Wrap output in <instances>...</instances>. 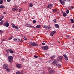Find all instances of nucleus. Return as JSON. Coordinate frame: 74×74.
<instances>
[{
    "label": "nucleus",
    "instance_id": "obj_1",
    "mask_svg": "<svg viewBox=\"0 0 74 74\" xmlns=\"http://www.w3.org/2000/svg\"><path fill=\"white\" fill-rule=\"evenodd\" d=\"M29 44L30 45H32L33 46H38V44L36 43L35 42H30L29 43Z\"/></svg>",
    "mask_w": 74,
    "mask_h": 74
},
{
    "label": "nucleus",
    "instance_id": "obj_2",
    "mask_svg": "<svg viewBox=\"0 0 74 74\" xmlns=\"http://www.w3.org/2000/svg\"><path fill=\"white\" fill-rule=\"evenodd\" d=\"M13 58V57L12 56H10L8 57V60H9L10 63H11L13 62V60H12Z\"/></svg>",
    "mask_w": 74,
    "mask_h": 74
},
{
    "label": "nucleus",
    "instance_id": "obj_3",
    "mask_svg": "<svg viewBox=\"0 0 74 74\" xmlns=\"http://www.w3.org/2000/svg\"><path fill=\"white\" fill-rule=\"evenodd\" d=\"M48 47H49L48 46H45L43 47H42L41 48L42 49H44V50H45V51H47V50H48Z\"/></svg>",
    "mask_w": 74,
    "mask_h": 74
},
{
    "label": "nucleus",
    "instance_id": "obj_4",
    "mask_svg": "<svg viewBox=\"0 0 74 74\" xmlns=\"http://www.w3.org/2000/svg\"><path fill=\"white\" fill-rule=\"evenodd\" d=\"M3 26H5L6 27H8L9 26V23L8 22V21H7L6 22L3 24Z\"/></svg>",
    "mask_w": 74,
    "mask_h": 74
},
{
    "label": "nucleus",
    "instance_id": "obj_5",
    "mask_svg": "<svg viewBox=\"0 0 74 74\" xmlns=\"http://www.w3.org/2000/svg\"><path fill=\"white\" fill-rule=\"evenodd\" d=\"M8 64H5L3 65V69H6L8 68Z\"/></svg>",
    "mask_w": 74,
    "mask_h": 74
},
{
    "label": "nucleus",
    "instance_id": "obj_6",
    "mask_svg": "<svg viewBox=\"0 0 74 74\" xmlns=\"http://www.w3.org/2000/svg\"><path fill=\"white\" fill-rule=\"evenodd\" d=\"M60 1V2L61 4L62 5H64L65 4V2L63 1L62 0H59Z\"/></svg>",
    "mask_w": 74,
    "mask_h": 74
},
{
    "label": "nucleus",
    "instance_id": "obj_7",
    "mask_svg": "<svg viewBox=\"0 0 74 74\" xmlns=\"http://www.w3.org/2000/svg\"><path fill=\"white\" fill-rule=\"evenodd\" d=\"M13 40H14V41H20V39L18 38H14Z\"/></svg>",
    "mask_w": 74,
    "mask_h": 74
},
{
    "label": "nucleus",
    "instance_id": "obj_8",
    "mask_svg": "<svg viewBox=\"0 0 74 74\" xmlns=\"http://www.w3.org/2000/svg\"><path fill=\"white\" fill-rule=\"evenodd\" d=\"M52 7H53L52 5V4H49L47 6V8H49L50 9H51V8H52Z\"/></svg>",
    "mask_w": 74,
    "mask_h": 74
},
{
    "label": "nucleus",
    "instance_id": "obj_9",
    "mask_svg": "<svg viewBox=\"0 0 74 74\" xmlns=\"http://www.w3.org/2000/svg\"><path fill=\"white\" fill-rule=\"evenodd\" d=\"M59 62V60H56L53 61V62L52 63L53 64H55L56 63H58Z\"/></svg>",
    "mask_w": 74,
    "mask_h": 74
},
{
    "label": "nucleus",
    "instance_id": "obj_10",
    "mask_svg": "<svg viewBox=\"0 0 74 74\" xmlns=\"http://www.w3.org/2000/svg\"><path fill=\"white\" fill-rule=\"evenodd\" d=\"M16 66L17 67H18V68H21L22 67V65H21V64H16Z\"/></svg>",
    "mask_w": 74,
    "mask_h": 74
},
{
    "label": "nucleus",
    "instance_id": "obj_11",
    "mask_svg": "<svg viewBox=\"0 0 74 74\" xmlns=\"http://www.w3.org/2000/svg\"><path fill=\"white\" fill-rule=\"evenodd\" d=\"M63 56H64V58L66 60H68V58L67 57V56L66 54H64Z\"/></svg>",
    "mask_w": 74,
    "mask_h": 74
},
{
    "label": "nucleus",
    "instance_id": "obj_12",
    "mask_svg": "<svg viewBox=\"0 0 74 74\" xmlns=\"http://www.w3.org/2000/svg\"><path fill=\"white\" fill-rule=\"evenodd\" d=\"M63 56H59L58 57V59H59L60 60H62L63 59Z\"/></svg>",
    "mask_w": 74,
    "mask_h": 74
},
{
    "label": "nucleus",
    "instance_id": "obj_13",
    "mask_svg": "<svg viewBox=\"0 0 74 74\" xmlns=\"http://www.w3.org/2000/svg\"><path fill=\"white\" fill-rule=\"evenodd\" d=\"M54 72H55V71H54V70H51L49 71V73H51V74L54 73Z\"/></svg>",
    "mask_w": 74,
    "mask_h": 74
},
{
    "label": "nucleus",
    "instance_id": "obj_14",
    "mask_svg": "<svg viewBox=\"0 0 74 74\" xmlns=\"http://www.w3.org/2000/svg\"><path fill=\"white\" fill-rule=\"evenodd\" d=\"M12 11H18V9L16 8H13L12 9Z\"/></svg>",
    "mask_w": 74,
    "mask_h": 74
},
{
    "label": "nucleus",
    "instance_id": "obj_15",
    "mask_svg": "<svg viewBox=\"0 0 74 74\" xmlns=\"http://www.w3.org/2000/svg\"><path fill=\"white\" fill-rule=\"evenodd\" d=\"M55 26L56 28H59V25L58 24H55Z\"/></svg>",
    "mask_w": 74,
    "mask_h": 74
},
{
    "label": "nucleus",
    "instance_id": "obj_16",
    "mask_svg": "<svg viewBox=\"0 0 74 74\" xmlns=\"http://www.w3.org/2000/svg\"><path fill=\"white\" fill-rule=\"evenodd\" d=\"M55 57H56L55 55H54L52 56L51 57V58L52 60H53V59H55Z\"/></svg>",
    "mask_w": 74,
    "mask_h": 74
},
{
    "label": "nucleus",
    "instance_id": "obj_17",
    "mask_svg": "<svg viewBox=\"0 0 74 74\" xmlns=\"http://www.w3.org/2000/svg\"><path fill=\"white\" fill-rule=\"evenodd\" d=\"M8 51L10 52V53H14V51H12V49H8Z\"/></svg>",
    "mask_w": 74,
    "mask_h": 74
},
{
    "label": "nucleus",
    "instance_id": "obj_18",
    "mask_svg": "<svg viewBox=\"0 0 74 74\" xmlns=\"http://www.w3.org/2000/svg\"><path fill=\"white\" fill-rule=\"evenodd\" d=\"M41 27V26L39 25H37L36 26V28H40Z\"/></svg>",
    "mask_w": 74,
    "mask_h": 74
},
{
    "label": "nucleus",
    "instance_id": "obj_19",
    "mask_svg": "<svg viewBox=\"0 0 74 74\" xmlns=\"http://www.w3.org/2000/svg\"><path fill=\"white\" fill-rule=\"evenodd\" d=\"M63 16H64V17L66 16H67V14L65 12H64L63 14Z\"/></svg>",
    "mask_w": 74,
    "mask_h": 74
},
{
    "label": "nucleus",
    "instance_id": "obj_20",
    "mask_svg": "<svg viewBox=\"0 0 74 74\" xmlns=\"http://www.w3.org/2000/svg\"><path fill=\"white\" fill-rule=\"evenodd\" d=\"M28 26V27H30L31 28H34V26H33L31 25H29Z\"/></svg>",
    "mask_w": 74,
    "mask_h": 74
},
{
    "label": "nucleus",
    "instance_id": "obj_21",
    "mask_svg": "<svg viewBox=\"0 0 74 74\" xmlns=\"http://www.w3.org/2000/svg\"><path fill=\"white\" fill-rule=\"evenodd\" d=\"M11 25L14 28H15V27L16 26L15 25H14V23H12L11 24Z\"/></svg>",
    "mask_w": 74,
    "mask_h": 74
},
{
    "label": "nucleus",
    "instance_id": "obj_22",
    "mask_svg": "<svg viewBox=\"0 0 74 74\" xmlns=\"http://www.w3.org/2000/svg\"><path fill=\"white\" fill-rule=\"evenodd\" d=\"M70 20L72 23H73L74 22V20L71 19Z\"/></svg>",
    "mask_w": 74,
    "mask_h": 74
},
{
    "label": "nucleus",
    "instance_id": "obj_23",
    "mask_svg": "<svg viewBox=\"0 0 74 74\" xmlns=\"http://www.w3.org/2000/svg\"><path fill=\"white\" fill-rule=\"evenodd\" d=\"M57 11V10L56 9H53V12H56Z\"/></svg>",
    "mask_w": 74,
    "mask_h": 74
},
{
    "label": "nucleus",
    "instance_id": "obj_24",
    "mask_svg": "<svg viewBox=\"0 0 74 74\" xmlns=\"http://www.w3.org/2000/svg\"><path fill=\"white\" fill-rule=\"evenodd\" d=\"M50 36H53V34H54V33H53L52 32H51L50 34Z\"/></svg>",
    "mask_w": 74,
    "mask_h": 74
},
{
    "label": "nucleus",
    "instance_id": "obj_25",
    "mask_svg": "<svg viewBox=\"0 0 74 74\" xmlns=\"http://www.w3.org/2000/svg\"><path fill=\"white\" fill-rule=\"evenodd\" d=\"M56 67H59V66H60V64H56Z\"/></svg>",
    "mask_w": 74,
    "mask_h": 74
},
{
    "label": "nucleus",
    "instance_id": "obj_26",
    "mask_svg": "<svg viewBox=\"0 0 74 74\" xmlns=\"http://www.w3.org/2000/svg\"><path fill=\"white\" fill-rule=\"evenodd\" d=\"M23 38L24 39V40H27V38H26V37H25V36H23Z\"/></svg>",
    "mask_w": 74,
    "mask_h": 74
},
{
    "label": "nucleus",
    "instance_id": "obj_27",
    "mask_svg": "<svg viewBox=\"0 0 74 74\" xmlns=\"http://www.w3.org/2000/svg\"><path fill=\"white\" fill-rule=\"evenodd\" d=\"M3 18H4V16L2 15H0V18L1 19H3Z\"/></svg>",
    "mask_w": 74,
    "mask_h": 74
},
{
    "label": "nucleus",
    "instance_id": "obj_28",
    "mask_svg": "<svg viewBox=\"0 0 74 74\" xmlns=\"http://www.w3.org/2000/svg\"><path fill=\"white\" fill-rule=\"evenodd\" d=\"M3 2V0H1L0 1V4H1Z\"/></svg>",
    "mask_w": 74,
    "mask_h": 74
},
{
    "label": "nucleus",
    "instance_id": "obj_29",
    "mask_svg": "<svg viewBox=\"0 0 74 74\" xmlns=\"http://www.w3.org/2000/svg\"><path fill=\"white\" fill-rule=\"evenodd\" d=\"M29 7H33V4L31 3L29 4Z\"/></svg>",
    "mask_w": 74,
    "mask_h": 74
},
{
    "label": "nucleus",
    "instance_id": "obj_30",
    "mask_svg": "<svg viewBox=\"0 0 74 74\" xmlns=\"http://www.w3.org/2000/svg\"><path fill=\"white\" fill-rule=\"evenodd\" d=\"M0 8H4V6H3V5H1L0 6Z\"/></svg>",
    "mask_w": 74,
    "mask_h": 74
},
{
    "label": "nucleus",
    "instance_id": "obj_31",
    "mask_svg": "<svg viewBox=\"0 0 74 74\" xmlns=\"http://www.w3.org/2000/svg\"><path fill=\"white\" fill-rule=\"evenodd\" d=\"M33 22V23H36V21L35 20H34Z\"/></svg>",
    "mask_w": 74,
    "mask_h": 74
},
{
    "label": "nucleus",
    "instance_id": "obj_32",
    "mask_svg": "<svg viewBox=\"0 0 74 74\" xmlns=\"http://www.w3.org/2000/svg\"><path fill=\"white\" fill-rule=\"evenodd\" d=\"M6 71H8V72L9 71H10V69H6Z\"/></svg>",
    "mask_w": 74,
    "mask_h": 74
},
{
    "label": "nucleus",
    "instance_id": "obj_33",
    "mask_svg": "<svg viewBox=\"0 0 74 74\" xmlns=\"http://www.w3.org/2000/svg\"><path fill=\"white\" fill-rule=\"evenodd\" d=\"M52 32L53 33H54H54H56V31L55 30V31H54Z\"/></svg>",
    "mask_w": 74,
    "mask_h": 74
},
{
    "label": "nucleus",
    "instance_id": "obj_34",
    "mask_svg": "<svg viewBox=\"0 0 74 74\" xmlns=\"http://www.w3.org/2000/svg\"><path fill=\"white\" fill-rule=\"evenodd\" d=\"M53 21L54 23H56V20L55 19H54V20H53Z\"/></svg>",
    "mask_w": 74,
    "mask_h": 74
},
{
    "label": "nucleus",
    "instance_id": "obj_35",
    "mask_svg": "<svg viewBox=\"0 0 74 74\" xmlns=\"http://www.w3.org/2000/svg\"><path fill=\"white\" fill-rule=\"evenodd\" d=\"M15 28L17 30H18V27L16 26H15Z\"/></svg>",
    "mask_w": 74,
    "mask_h": 74
},
{
    "label": "nucleus",
    "instance_id": "obj_36",
    "mask_svg": "<svg viewBox=\"0 0 74 74\" xmlns=\"http://www.w3.org/2000/svg\"><path fill=\"white\" fill-rule=\"evenodd\" d=\"M20 42H23V41L22 39H21V40H20Z\"/></svg>",
    "mask_w": 74,
    "mask_h": 74
},
{
    "label": "nucleus",
    "instance_id": "obj_37",
    "mask_svg": "<svg viewBox=\"0 0 74 74\" xmlns=\"http://www.w3.org/2000/svg\"><path fill=\"white\" fill-rule=\"evenodd\" d=\"M66 12L67 14H69V10H67L66 11Z\"/></svg>",
    "mask_w": 74,
    "mask_h": 74
},
{
    "label": "nucleus",
    "instance_id": "obj_38",
    "mask_svg": "<svg viewBox=\"0 0 74 74\" xmlns=\"http://www.w3.org/2000/svg\"><path fill=\"white\" fill-rule=\"evenodd\" d=\"M3 22L4 21H2L1 22H0V25H2V24L3 23Z\"/></svg>",
    "mask_w": 74,
    "mask_h": 74
},
{
    "label": "nucleus",
    "instance_id": "obj_39",
    "mask_svg": "<svg viewBox=\"0 0 74 74\" xmlns=\"http://www.w3.org/2000/svg\"><path fill=\"white\" fill-rule=\"evenodd\" d=\"M47 29H50V28H51V27L50 26H48L47 27Z\"/></svg>",
    "mask_w": 74,
    "mask_h": 74
},
{
    "label": "nucleus",
    "instance_id": "obj_40",
    "mask_svg": "<svg viewBox=\"0 0 74 74\" xmlns=\"http://www.w3.org/2000/svg\"><path fill=\"white\" fill-rule=\"evenodd\" d=\"M20 74V72L19 71L17 72L16 73V74Z\"/></svg>",
    "mask_w": 74,
    "mask_h": 74
},
{
    "label": "nucleus",
    "instance_id": "obj_41",
    "mask_svg": "<svg viewBox=\"0 0 74 74\" xmlns=\"http://www.w3.org/2000/svg\"><path fill=\"white\" fill-rule=\"evenodd\" d=\"M21 11H22V9L21 8L18 10V11L19 12H21Z\"/></svg>",
    "mask_w": 74,
    "mask_h": 74
},
{
    "label": "nucleus",
    "instance_id": "obj_42",
    "mask_svg": "<svg viewBox=\"0 0 74 74\" xmlns=\"http://www.w3.org/2000/svg\"><path fill=\"white\" fill-rule=\"evenodd\" d=\"M44 27H45V30H47L48 29H48V28H47V27L45 26V27H44Z\"/></svg>",
    "mask_w": 74,
    "mask_h": 74
},
{
    "label": "nucleus",
    "instance_id": "obj_43",
    "mask_svg": "<svg viewBox=\"0 0 74 74\" xmlns=\"http://www.w3.org/2000/svg\"><path fill=\"white\" fill-rule=\"evenodd\" d=\"M34 57L35 58H38V56H34Z\"/></svg>",
    "mask_w": 74,
    "mask_h": 74
},
{
    "label": "nucleus",
    "instance_id": "obj_44",
    "mask_svg": "<svg viewBox=\"0 0 74 74\" xmlns=\"http://www.w3.org/2000/svg\"><path fill=\"white\" fill-rule=\"evenodd\" d=\"M1 33H3V31L0 30V34H1Z\"/></svg>",
    "mask_w": 74,
    "mask_h": 74
},
{
    "label": "nucleus",
    "instance_id": "obj_45",
    "mask_svg": "<svg viewBox=\"0 0 74 74\" xmlns=\"http://www.w3.org/2000/svg\"><path fill=\"white\" fill-rule=\"evenodd\" d=\"M66 37L68 39H69L70 37L69 36H66Z\"/></svg>",
    "mask_w": 74,
    "mask_h": 74
},
{
    "label": "nucleus",
    "instance_id": "obj_46",
    "mask_svg": "<svg viewBox=\"0 0 74 74\" xmlns=\"http://www.w3.org/2000/svg\"><path fill=\"white\" fill-rule=\"evenodd\" d=\"M74 8V7H73V6L72 7H71L70 8L71 10H73V9Z\"/></svg>",
    "mask_w": 74,
    "mask_h": 74
},
{
    "label": "nucleus",
    "instance_id": "obj_47",
    "mask_svg": "<svg viewBox=\"0 0 74 74\" xmlns=\"http://www.w3.org/2000/svg\"><path fill=\"white\" fill-rule=\"evenodd\" d=\"M71 0H66V1H67L68 2H70V1Z\"/></svg>",
    "mask_w": 74,
    "mask_h": 74
},
{
    "label": "nucleus",
    "instance_id": "obj_48",
    "mask_svg": "<svg viewBox=\"0 0 74 74\" xmlns=\"http://www.w3.org/2000/svg\"><path fill=\"white\" fill-rule=\"evenodd\" d=\"M42 45H45V43H43L42 44Z\"/></svg>",
    "mask_w": 74,
    "mask_h": 74
},
{
    "label": "nucleus",
    "instance_id": "obj_49",
    "mask_svg": "<svg viewBox=\"0 0 74 74\" xmlns=\"http://www.w3.org/2000/svg\"><path fill=\"white\" fill-rule=\"evenodd\" d=\"M5 40V39H2V41H4Z\"/></svg>",
    "mask_w": 74,
    "mask_h": 74
},
{
    "label": "nucleus",
    "instance_id": "obj_50",
    "mask_svg": "<svg viewBox=\"0 0 74 74\" xmlns=\"http://www.w3.org/2000/svg\"><path fill=\"white\" fill-rule=\"evenodd\" d=\"M8 2H10L11 1V0H7Z\"/></svg>",
    "mask_w": 74,
    "mask_h": 74
},
{
    "label": "nucleus",
    "instance_id": "obj_51",
    "mask_svg": "<svg viewBox=\"0 0 74 74\" xmlns=\"http://www.w3.org/2000/svg\"><path fill=\"white\" fill-rule=\"evenodd\" d=\"M9 40H11L12 39V38L11 37L10 38H8Z\"/></svg>",
    "mask_w": 74,
    "mask_h": 74
},
{
    "label": "nucleus",
    "instance_id": "obj_52",
    "mask_svg": "<svg viewBox=\"0 0 74 74\" xmlns=\"http://www.w3.org/2000/svg\"><path fill=\"white\" fill-rule=\"evenodd\" d=\"M6 52L7 53H9V51H8V50L6 51Z\"/></svg>",
    "mask_w": 74,
    "mask_h": 74
},
{
    "label": "nucleus",
    "instance_id": "obj_53",
    "mask_svg": "<svg viewBox=\"0 0 74 74\" xmlns=\"http://www.w3.org/2000/svg\"><path fill=\"white\" fill-rule=\"evenodd\" d=\"M21 60L22 61H23V60H24V59H23V58H22V59H21Z\"/></svg>",
    "mask_w": 74,
    "mask_h": 74
},
{
    "label": "nucleus",
    "instance_id": "obj_54",
    "mask_svg": "<svg viewBox=\"0 0 74 74\" xmlns=\"http://www.w3.org/2000/svg\"><path fill=\"white\" fill-rule=\"evenodd\" d=\"M3 14H6V13L4 12L3 13Z\"/></svg>",
    "mask_w": 74,
    "mask_h": 74
},
{
    "label": "nucleus",
    "instance_id": "obj_55",
    "mask_svg": "<svg viewBox=\"0 0 74 74\" xmlns=\"http://www.w3.org/2000/svg\"><path fill=\"white\" fill-rule=\"evenodd\" d=\"M63 1H67V0H63Z\"/></svg>",
    "mask_w": 74,
    "mask_h": 74
},
{
    "label": "nucleus",
    "instance_id": "obj_56",
    "mask_svg": "<svg viewBox=\"0 0 74 74\" xmlns=\"http://www.w3.org/2000/svg\"><path fill=\"white\" fill-rule=\"evenodd\" d=\"M1 21V19H0V21Z\"/></svg>",
    "mask_w": 74,
    "mask_h": 74
},
{
    "label": "nucleus",
    "instance_id": "obj_57",
    "mask_svg": "<svg viewBox=\"0 0 74 74\" xmlns=\"http://www.w3.org/2000/svg\"><path fill=\"white\" fill-rule=\"evenodd\" d=\"M58 43H60V41L58 42Z\"/></svg>",
    "mask_w": 74,
    "mask_h": 74
},
{
    "label": "nucleus",
    "instance_id": "obj_58",
    "mask_svg": "<svg viewBox=\"0 0 74 74\" xmlns=\"http://www.w3.org/2000/svg\"><path fill=\"white\" fill-rule=\"evenodd\" d=\"M50 69H51V68L48 69H49V70H50Z\"/></svg>",
    "mask_w": 74,
    "mask_h": 74
},
{
    "label": "nucleus",
    "instance_id": "obj_59",
    "mask_svg": "<svg viewBox=\"0 0 74 74\" xmlns=\"http://www.w3.org/2000/svg\"><path fill=\"white\" fill-rule=\"evenodd\" d=\"M4 1H6V0H3Z\"/></svg>",
    "mask_w": 74,
    "mask_h": 74
},
{
    "label": "nucleus",
    "instance_id": "obj_60",
    "mask_svg": "<svg viewBox=\"0 0 74 74\" xmlns=\"http://www.w3.org/2000/svg\"><path fill=\"white\" fill-rule=\"evenodd\" d=\"M7 55H8V54H7Z\"/></svg>",
    "mask_w": 74,
    "mask_h": 74
},
{
    "label": "nucleus",
    "instance_id": "obj_61",
    "mask_svg": "<svg viewBox=\"0 0 74 74\" xmlns=\"http://www.w3.org/2000/svg\"><path fill=\"white\" fill-rule=\"evenodd\" d=\"M73 40H74V39H73Z\"/></svg>",
    "mask_w": 74,
    "mask_h": 74
}]
</instances>
